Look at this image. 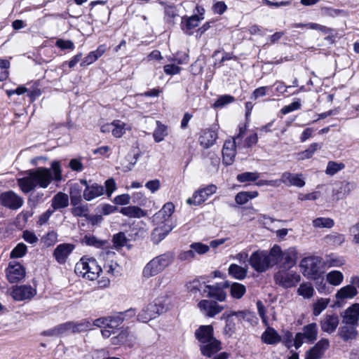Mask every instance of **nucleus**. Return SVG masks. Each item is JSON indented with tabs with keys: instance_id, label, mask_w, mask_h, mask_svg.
Listing matches in <instances>:
<instances>
[{
	"instance_id": "f257e3e1",
	"label": "nucleus",
	"mask_w": 359,
	"mask_h": 359,
	"mask_svg": "<svg viewBox=\"0 0 359 359\" xmlns=\"http://www.w3.org/2000/svg\"><path fill=\"white\" fill-rule=\"evenodd\" d=\"M62 180L60 163L54 161L51 163V168L39 167L29 170L25 175L17 180L18 185L24 194L34 191L36 187L46 189L53 180L57 182Z\"/></svg>"
},
{
	"instance_id": "f03ea898",
	"label": "nucleus",
	"mask_w": 359,
	"mask_h": 359,
	"mask_svg": "<svg viewBox=\"0 0 359 359\" xmlns=\"http://www.w3.org/2000/svg\"><path fill=\"white\" fill-rule=\"evenodd\" d=\"M303 275L309 279H322L325 273V263L321 257L310 256L302 259L299 265Z\"/></svg>"
},
{
	"instance_id": "7ed1b4c3",
	"label": "nucleus",
	"mask_w": 359,
	"mask_h": 359,
	"mask_svg": "<svg viewBox=\"0 0 359 359\" xmlns=\"http://www.w3.org/2000/svg\"><path fill=\"white\" fill-rule=\"evenodd\" d=\"M173 261V255L167 252L152 259L144 266L142 274L144 277L150 278L161 273Z\"/></svg>"
},
{
	"instance_id": "20e7f679",
	"label": "nucleus",
	"mask_w": 359,
	"mask_h": 359,
	"mask_svg": "<svg viewBox=\"0 0 359 359\" xmlns=\"http://www.w3.org/2000/svg\"><path fill=\"white\" fill-rule=\"evenodd\" d=\"M74 271L79 276L90 280H94L98 278L102 269L97 264L95 259L83 257L76 263Z\"/></svg>"
},
{
	"instance_id": "39448f33",
	"label": "nucleus",
	"mask_w": 359,
	"mask_h": 359,
	"mask_svg": "<svg viewBox=\"0 0 359 359\" xmlns=\"http://www.w3.org/2000/svg\"><path fill=\"white\" fill-rule=\"evenodd\" d=\"M276 284L283 288L295 287L301 280L300 275L287 269H280L273 276Z\"/></svg>"
},
{
	"instance_id": "423d86ee",
	"label": "nucleus",
	"mask_w": 359,
	"mask_h": 359,
	"mask_svg": "<svg viewBox=\"0 0 359 359\" xmlns=\"http://www.w3.org/2000/svg\"><path fill=\"white\" fill-rule=\"evenodd\" d=\"M252 268L259 273H263L272 267L270 256L265 250H257L252 253L249 259Z\"/></svg>"
},
{
	"instance_id": "0eeeda50",
	"label": "nucleus",
	"mask_w": 359,
	"mask_h": 359,
	"mask_svg": "<svg viewBox=\"0 0 359 359\" xmlns=\"http://www.w3.org/2000/svg\"><path fill=\"white\" fill-rule=\"evenodd\" d=\"M246 127H240L239 133L233 140H226L222 149V161L226 165H230L234 162L236 154V140L241 138L245 134Z\"/></svg>"
},
{
	"instance_id": "6e6552de",
	"label": "nucleus",
	"mask_w": 359,
	"mask_h": 359,
	"mask_svg": "<svg viewBox=\"0 0 359 359\" xmlns=\"http://www.w3.org/2000/svg\"><path fill=\"white\" fill-rule=\"evenodd\" d=\"M165 307L160 299H156L154 302L149 304L144 307L137 315V319L142 323H147L151 319L156 318L158 315L163 313Z\"/></svg>"
},
{
	"instance_id": "1a4fd4ad",
	"label": "nucleus",
	"mask_w": 359,
	"mask_h": 359,
	"mask_svg": "<svg viewBox=\"0 0 359 359\" xmlns=\"http://www.w3.org/2000/svg\"><path fill=\"white\" fill-rule=\"evenodd\" d=\"M318 334V325L316 323H309L302 328V332H298L294 339V345L296 348H299L304 343V339L307 342H313L316 340Z\"/></svg>"
},
{
	"instance_id": "9d476101",
	"label": "nucleus",
	"mask_w": 359,
	"mask_h": 359,
	"mask_svg": "<svg viewBox=\"0 0 359 359\" xmlns=\"http://www.w3.org/2000/svg\"><path fill=\"white\" fill-rule=\"evenodd\" d=\"M100 258L104 261L102 271H104L107 274L112 276H118L121 273V267L117 263L116 255L112 251H106L102 252Z\"/></svg>"
},
{
	"instance_id": "9b49d317",
	"label": "nucleus",
	"mask_w": 359,
	"mask_h": 359,
	"mask_svg": "<svg viewBox=\"0 0 359 359\" xmlns=\"http://www.w3.org/2000/svg\"><path fill=\"white\" fill-rule=\"evenodd\" d=\"M245 317V313L242 311L225 312L222 316V319L226 320V325L224 328V333L231 336L236 331V325Z\"/></svg>"
},
{
	"instance_id": "f8f14e48",
	"label": "nucleus",
	"mask_w": 359,
	"mask_h": 359,
	"mask_svg": "<svg viewBox=\"0 0 359 359\" xmlns=\"http://www.w3.org/2000/svg\"><path fill=\"white\" fill-rule=\"evenodd\" d=\"M216 191L217 187L215 184H209L204 188L197 190L194 194L192 198H189L187 200V203L189 205H198L205 202Z\"/></svg>"
},
{
	"instance_id": "ddd939ff",
	"label": "nucleus",
	"mask_w": 359,
	"mask_h": 359,
	"mask_svg": "<svg viewBox=\"0 0 359 359\" xmlns=\"http://www.w3.org/2000/svg\"><path fill=\"white\" fill-rule=\"evenodd\" d=\"M0 201L2 205L11 210L19 209L24 203L23 198L13 191L2 193Z\"/></svg>"
},
{
	"instance_id": "4468645a",
	"label": "nucleus",
	"mask_w": 359,
	"mask_h": 359,
	"mask_svg": "<svg viewBox=\"0 0 359 359\" xmlns=\"http://www.w3.org/2000/svg\"><path fill=\"white\" fill-rule=\"evenodd\" d=\"M6 277L10 283H14L22 280L25 277V269L18 262H11L6 270Z\"/></svg>"
},
{
	"instance_id": "2eb2a0df",
	"label": "nucleus",
	"mask_w": 359,
	"mask_h": 359,
	"mask_svg": "<svg viewBox=\"0 0 359 359\" xmlns=\"http://www.w3.org/2000/svg\"><path fill=\"white\" fill-rule=\"evenodd\" d=\"M36 294V290L31 285H19L13 288L11 296L15 301L31 299Z\"/></svg>"
},
{
	"instance_id": "dca6fc26",
	"label": "nucleus",
	"mask_w": 359,
	"mask_h": 359,
	"mask_svg": "<svg viewBox=\"0 0 359 359\" xmlns=\"http://www.w3.org/2000/svg\"><path fill=\"white\" fill-rule=\"evenodd\" d=\"M80 182L85 186L83 197L86 201H90L103 195L104 189L102 185L97 183L89 184L86 180H81Z\"/></svg>"
},
{
	"instance_id": "f3484780",
	"label": "nucleus",
	"mask_w": 359,
	"mask_h": 359,
	"mask_svg": "<svg viewBox=\"0 0 359 359\" xmlns=\"http://www.w3.org/2000/svg\"><path fill=\"white\" fill-rule=\"evenodd\" d=\"M330 346L327 339H321L313 347L306 352L305 359H320Z\"/></svg>"
},
{
	"instance_id": "a211bd4d",
	"label": "nucleus",
	"mask_w": 359,
	"mask_h": 359,
	"mask_svg": "<svg viewBox=\"0 0 359 359\" xmlns=\"http://www.w3.org/2000/svg\"><path fill=\"white\" fill-rule=\"evenodd\" d=\"M339 323V318L338 315L332 313L325 315L320 322V325L323 332L332 334L336 330Z\"/></svg>"
},
{
	"instance_id": "6ab92c4d",
	"label": "nucleus",
	"mask_w": 359,
	"mask_h": 359,
	"mask_svg": "<svg viewBox=\"0 0 359 359\" xmlns=\"http://www.w3.org/2000/svg\"><path fill=\"white\" fill-rule=\"evenodd\" d=\"M279 183L282 182L287 186H294L302 188L305 185L303 175L301 173L294 174L290 172H285L281 175Z\"/></svg>"
},
{
	"instance_id": "aec40b11",
	"label": "nucleus",
	"mask_w": 359,
	"mask_h": 359,
	"mask_svg": "<svg viewBox=\"0 0 359 359\" xmlns=\"http://www.w3.org/2000/svg\"><path fill=\"white\" fill-rule=\"evenodd\" d=\"M217 138V128L215 126L202 132L199 137V142L203 148L208 149L215 144Z\"/></svg>"
},
{
	"instance_id": "412c9836",
	"label": "nucleus",
	"mask_w": 359,
	"mask_h": 359,
	"mask_svg": "<svg viewBox=\"0 0 359 359\" xmlns=\"http://www.w3.org/2000/svg\"><path fill=\"white\" fill-rule=\"evenodd\" d=\"M74 248V245L71 243L60 244L55 249L53 257L59 264H64Z\"/></svg>"
},
{
	"instance_id": "4be33fe9",
	"label": "nucleus",
	"mask_w": 359,
	"mask_h": 359,
	"mask_svg": "<svg viewBox=\"0 0 359 359\" xmlns=\"http://www.w3.org/2000/svg\"><path fill=\"white\" fill-rule=\"evenodd\" d=\"M359 322V304L355 303L348 307L342 316L343 324L358 326Z\"/></svg>"
},
{
	"instance_id": "5701e85b",
	"label": "nucleus",
	"mask_w": 359,
	"mask_h": 359,
	"mask_svg": "<svg viewBox=\"0 0 359 359\" xmlns=\"http://www.w3.org/2000/svg\"><path fill=\"white\" fill-rule=\"evenodd\" d=\"M198 307L200 310L208 317H214L223 310V307L219 306L217 302L205 299L201 300L198 303Z\"/></svg>"
},
{
	"instance_id": "b1692460",
	"label": "nucleus",
	"mask_w": 359,
	"mask_h": 359,
	"mask_svg": "<svg viewBox=\"0 0 359 359\" xmlns=\"http://www.w3.org/2000/svg\"><path fill=\"white\" fill-rule=\"evenodd\" d=\"M175 205L172 203L168 202L164 204L163 208L154 215V220L157 224H162L168 222L173 214Z\"/></svg>"
},
{
	"instance_id": "393cba45",
	"label": "nucleus",
	"mask_w": 359,
	"mask_h": 359,
	"mask_svg": "<svg viewBox=\"0 0 359 359\" xmlns=\"http://www.w3.org/2000/svg\"><path fill=\"white\" fill-rule=\"evenodd\" d=\"M297 260V252L295 248H289L283 251L281 257V267L290 269L294 266Z\"/></svg>"
},
{
	"instance_id": "a878e982",
	"label": "nucleus",
	"mask_w": 359,
	"mask_h": 359,
	"mask_svg": "<svg viewBox=\"0 0 359 359\" xmlns=\"http://www.w3.org/2000/svg\"><path fill=\"white\" fill-rule=\"evenodd\" d=\"M358 334L357 326L351 324H344L338 332L339 336L346 342L355 339Z\"/></svg>"
},
{
	"instance_id": "bb28decb",
	"label": "nucleus",
	"mask_w": 359,
	"mask_h": 359,
	"mask_svg": "<svg viewBox=\"0 0 359 359\" xmlns=\"http://www.w3.org/2000/svg\"><path fill=\"white\" fill-rule=\"evenodd\" d=\"M203 295L214 298L220 302L224 301L226 298L225 292L218 285H204L203 287Z\"/></svg>"
},
{
	"instance_id": "cd10ccee",
	"label": "nucleus",
	"mask_w": 359,
	"mask_h": 359,
	"mask_svg": "<svg viewBox=\"0 0 359 359\" xmlns=\"http://www.w3.org/2000/svg\"><path fill=\"white\" fill-rule=\"evenodd\" d=\"M355 184L353 182L340 183L339 186L332 190V196L335 200H340L346 198L355 189Z\"/></svg>"
},
{
	"instance_id": "c85d7f7f",
	"label": "nucleus",
	"mask_w": 359,
	"mask_h": 359,
	"mask_svg": "<svg viewBox=\"0 0 359 359\" xmlns=\"http://www.w3.org/2000/svg\"><path fill=\"white\" fill-rule=\"evenodd\" d=\"M196 338L201 344L216 339L213 337V327L211 325H201L195 332Z\"/></svg>"
},
{
	"instance_id": "c756f323",
	"label": "nucleus",
	"mask_w": 359,
	"mask_h": 359,
	"mask_svg": "<svg viewBox=\"0 0 359 359\" xmlns=\"http://www.w3.org/2000/svg\"><path fill=\"white\" fill-rule=\"evenodd\" d=\"M358 294V290L355 287L351 285H347L341 287L335 294V298L338 302H341L347 299H353Z\"/></svg>"
},
{
	"instance_id": "7c9ffc66",
	"label": "nucleus",
	"mask_w": 359,
	"mask_h": 359,
	"mask_svg": "<svg viewBox=\"0 0 359 359\" xmlns=\"http://www.w3.org/2000/svg\"><path fill=\"white\" fill-rule=\"evenodd\" d=\"M132 126L121 120H114L112 121L111 134L116 138H121L127 130L130 131Z\"/></svg>"
},
{
	"instance_id": "2f4dec72",
	"label": "nucleus",
	"mask_w": 359,
	"mask_h": 359,
	"mask_svg": "<svg viewBox=\"0 0 359 359\" xmlns=\"http://www.w3.org/2000/svg\"><path fill=\"white\" fill-rule=\"evenodd\" d=\"M221 349V343L217 339H212L201 344V351L203 355L210 357Z\"/></svg>"
},
{
	"instance_id": "473e14b6",
	"label": "nucleus",
	"mask_w": 359,
	"mask_h": 359,
	"mask_svg": "<svg viewBox=\"0 0 359 359\" xmlns=\"http://www.w3.org/2000/svg\"><path fill=\"white\" fill-rule=\"evenodd\" d=\"M68 205L69 197L66 194L62 192L56 194L51 201V207L54 211L58 209L65 208Z\"/></svg>"
},
{
	"instance_id": "72a5a7b5",
	"label": "nucleus",
	"mask_w": 359,
	"mask_h": 359,
	"mask_svg": "<svg viewBox=\"0 0 359 359\" xmlns=\"http://www.w3.org/2000/svg\"><path fill=\"white\" fill-rule=\"evenodd\" d=\"M106 48L104 45L98 46V48L90 52L86 57L83 58L81 63V66L90 65L100 57L105 52Z\"/></svg>"
},
{
	"instance_id": "f704fd0d",
	"label": "nucleus",
	"mask_w": 359,
	"mask_h": 359,
	"mask_svg": "<svg viewBox=\"0 0 359 359\" xmlns=\"http://www.w3.org/2000/svg\"><path fill=\"white\" fill-rule=\"evenodd\" d=\"M262 340L267 344H276L280 341V337L273 328L269 327L262 333Z\"/></svg>"
},
{
	"instance_id": "c9c22d12",
	"label": "nucleus",
	"mask_w": 359,
	"mask_h": 359,
	"mask_svg": "<svg viewBox=\"0 0 359 359\" xmlns=\"http://www.w3.org/2000/svg\"><path fill=\"white\" fill-rule=\"evenodd\" d=\"M322 143H312L311 144H310L308 149L297 154V160L304 161L306 159L311 158L317 150L320 149L322 148Z\"/></svg>"
},
{
	"instance_id": "e433bc0d",
	"label": "nucleus",
	"mask_w": 359,
	"mask_h": 359,
	"mask_svg": "<svg viewBox=\"0 0 359 359\" xmlns=\"http://www.w3.org/2000/svg\"><path fill=\"white\" fill-rule=\"evenodd\" d=\"M120 212L125 216L133 218H140L145 216V212L140 208L137 206H128L122 208Z\"/></svg>"
},
{
	"instance_id": "4c0bfd02",
	"label": "nucleus",
	"mask_w": 359,
	"mask_h": 359,
	"mask_svg": "<svg viewBox=\"0 0 359 359\" xmlns=\"http://www.w3.org/2000/svg\"><path fill=\"white\" fill-rule=\"evenodd\" d=\"M229 275L236 279L243 280L247 276L248 270L236 264H231L228 269Z\"/></svg>"
},
{
	"instance_id": "58836bf2",
	"label": "nucleus",
	"mask_w": 359,
	"mask_h": 359,
	"mask_svg": "<svg viewBox=\"0 0 359 359\" xmlns=\"http://www.w3.org/2000/svg\"><path fill=\"white\" fill-rule=\"evenodd\" d=\"M325 263V269L326 267H339L344 264L345 260L342 257H339L335 255H330L326 256L325 260L323 261Z\"/></svg>"
},
{
	"instance_id": "ea45409f",
	"label": "nucleus",
	"mask_w": 359,
	"mask_h": 359,
	"mask_svg": "<svg viewBox=\"0 0 359 359\" xmlns=\"http://www.w3.org/2000/svg\"><path fill=\"white\" fill-rule=\"evenodd\" d=\"M259 195L257 191H241L235 197L236 202L239 205L245 204L249 200L257 197Z\"/></svg>"
},
{
	"instance_id": "a19ab883",
	"label": "nucleus",
	"mask_w": 359,
	"mask_h": 359,
	"mask_svg": "<svg viewBox=\"0 0 359 359\" xmlns=\"http://www.w3.org/2000/svg\"><path fill=\"white\" fill-rule=\"evenodd\" d=\"M327 281L332 285H339L344 280V275L339 271H331L326 276Z\"/></svg>"
},
{
	"instance_id": "79ce46f5",
	"label": "nucleus",
	"mask_w": 359,
	"mask_h": 359,
	"mask_svg": "<svg viewBox=\"0 0 359 359\" xmlns=\"http://www.w3.org/2000/svg\"><path fill=\"white\" fill-rule=\"evenodd\" d=\"M72 322V332H81L91 330L92 323L86 319L79 322Z\"/></svg>"
},
{
	"instance_id": "37998d69",
	"label": "nucleus",
	"mask_w": 359,
	"mask_h": 359,
	"mask_svg": "<svg viewBox=\"0 0 359 359\" xmlns=\"http://www.w3.org/2000/svg\"><path fill=\"white\" fill-rule=\"evenodd\" d=\"M200 22V18L194 15L189 18L182 25V29L187 34H191V30L198 27Z\"/></svg>"
},
{
	"instance_id": "c03bdc74",
	"label": "nucleus",
	"mask_w": 359,
	"mask_h": 359,
	"mask_svg": "<svg viewBox=\"0 0 359 359\" xmlns=\"http://www.w3.org/2000/svg\"><path fill=\"white\" fill-rule=\"evenodd\" d=\"M157 127L154 130L153 137L156 142H160L168 135L167 127L160 121H156Z\"/></svg>"
},
{
	"instance_id": "a18cd8bd",
	"label": "nucleus",
	"mask_w": 359,
	"mask_h": 359,
	"mask_svg": "<svg viewBox=\"0 0 359 359\" xmlns=\"http://www.w3.org/2000/svg\"><path fill=\"white\" fill-rule=\"evenodd\" d=\"M246 292L244 285L239 283H233L230 286V294L234 299H241Z\"/></svg>"
},
{
	"instance_id": "49530a36",
	"label": "nucleus",
	"mask_w": 359,
	"mask_h": 359,
	"mask_svg": "<svg viewBox=\"0 0 359 359\" xmlns=\"http://www.w3.org/2000/svg\"><path fill=\"white\" fill-rule=\"evenodd\" d=\"M283 251H282L280 246L275 245L268 252V255L270 256L272 266L281 262V257Z\"/></svg>"
},
{
	"instance_id": "de8ad7c7",
	"label": "nucleus",
	"mask_w": 359,
	"mask_h": 359,
	"mask_svg": "<svg viewBox=\"0 0 359 359\" xmlns=\"http://www.w3.org/2000/svg\"><path fill=\"white\" fill-rule=\"evenodd\" d=\"M172 229V228L170 225L165 230L163 229L162 227H157L154 229L151 234V238L154 243H158L168 235Z\"/></svg>"
},
{
	"instance_id": "09e8293b",
	"label": "nucleus",
	"mask_w": 359,
	"mask_h": 359,
	"mask_svg": "<svg viewBox=\"0 0 359 359\" xmlns=\"http://www.w3.org/2000/svg\"><path fill=\"white\" fill-rule=\"evenodd\" d=\"M330 302L329 298H320L318 299L314 304L313 307V314L315 316H319L328 306Z\"/></svg>"
},
{
	"instance_id": "8fccbe9b",
	"label": "nucleus",
	"mask_w": 359,
	"mask_h": 359,
	"mask_svg": "<svg viewBox=\"0 0 359 359\" xmlns=\"http://www.w3.org/2000/svg\"><path fill=\"white\" fill-rule=\"evenodd\" d=\"M27 252V245L23 243H19L11 252L10 257L11 259L21 258L26 255Z\"/></svg>"
},
{
	"instance_id": "3c124183",
	"label": "nucleus",
	"mask_w": 359,
	"mask_h": 359,
	"mask_svg": "<svg viewBox=\"0 0 359 359\" xmlns=\"http://www.w3.org/2000/svg\"><path fill=\"white\" fill-rule=\"evenodd\" d=\"M345 165L343 163H337L335 161H329L325 170V173L327 175L332 176L339 171L343 170Z\"/></svg>"
},
{
	"instance_id": "603ef678",
	"label": "nucleus",
	"mask_w": 359,
	"mask_h": 359,
	"mask_svg": "<svg viewBox=\"0 0 359 359\" xmlns=\"http://www.w3.org/2000/svg\"><path fill=\"white\" fill-rule=\"evenodd\" d=\"M297 292L304 298H310L313 295L314 290L311 283H305L299 285Z\"/></svg>"
},
{
	"instance_id": "864d4df0",
	"label": "nucleus",
	"mask_w": 359,
	"mask_h": 359,
	"mask_svg": "<svg viewBox=\"0 0 359 359\" xmlns=\"http://www.w3.org/2000/svg\"><path fill=\"white\" fill-rule=\"evenodd\" d=\"M259 177V173L257 172H245L237 175L236 179L239 182H255Z\"/></svg>"
},
{
	"instance_id": "5fc2aeb1",
	"label": "nucleus",
	"mask_w": 359,
	"mask_h": 359,
	"mask_svg": "<svg viewBox=\"0 0 359 359\" xmlns=\"http://www.w3.org/2000/svg\"><path fill=\"white\" fill-rule=\"evenodd\" d=\"M57 233L51 231L48 232L43 238H41V241L46 247H50L55 245L57 242Z\"/></svg>"
},
{
	"instance_id": "6e6d98bb",
	"label": "nucleus",
	"mask_w": 359,
	"mask_h": 359,
	"mask_svg": "<svg viewBox=\"0 0 359 359\" xmlns=\"http://www.w3.org/2000/svg\"><path fill=\"white\" fill-rule=\"evenodd\" d=\"M334 224V221L330 218L318 217L313 221V225L316 228H331Z\"/></svg>"
},
{
	"instance_id": "4d7b16f0",
	"label": "nucleus",
	"mask_w": 359,
	"mask_h": 359,
	"mask_svg": "<svg viewBox=\"0 0 359 359\" xmlns=\"http://www.w3.org/2000/svg\"><path fill=\"white\" fill-rule=\"evenodd\" d=\"M81 243L83 244H86V245L93 246L97 248L102 247L104 244V242L97 239L96 237L93 236H85L82 240Z\"/></svg>"
},
{
	"instance_id": "13d9d810",
	"label": "nucleus",
	"mask_w": 359,
	"mask_h": 359,
	"mask_svg": "<svg viewBox=\"0 0 359 359\" xmlns=\"http://www.w3.org/2000/svg\"><path fill=\"white\" fill-rule=\"evenodd\" d=\"M234 100V97L229 95H221L215 102L213 106L215 108H222L226 104L233 102Z\"/></svg>"
},
{
	"instance_id": "bf43d9fd",
	"label": "nucleus",
	"mask_w": 359,
	"mask_h": 359,
	"mask_svg": "<svg viewBox=\"0 0 359 359\" xmlns=\"http://www.w3.org/2000/svg\"><path fill=\"white\" fill-rule=\"evenodd\" d=\"M89 210L88 205L81 204L76 207H72V213L76 217H86L88 215Z\"/></svg>"
},
{
	"instance_id": "052dcab7",
	"label": "nucleus",
	"mask_w": 359,
	"mask_h": 359,
	"mask_svg": "<svg viewBox=\"0 0 359 359\" xmlns=\"http://www.w3.org/2000/svg\"><path fill=\"white\" fill-rule=\"evenodd\" d=\"M128 238L123 232H119L113 236V243L116 248H121L126 245Z\"/></svg>"
},
{
	"instance_id": "680f3d73",
	"label": "nucleus",
	"mask_w": 359,
	"mask_h": 359,
	"mask_svg": "<svg viewBox=\"0 0 359 359\" xmlns=\"http://www.w3.org/2000/svg\"><path fill=\"white\" fill-rule=\"evenodd\" d=\"M107 323L106 327L114 330L117 328L123 322V318L121 316L107 317Z\"/></svg>"
},
{
	"instance_id": "e2e57ef3",
	"label": "nucleus",
	"mask_w": 359,
	"mask_h": 359,
	"mask_svg": "<svg viewBox=\"0 0 359 359\" xmlns=\"http://www.w3.org/2000/svg\"><path fill=\"white\" fill-rule=\"evenodd\" d=\"M190 248L194 250V255L196 256V254L204 255L208 252L210 250V246L201 243H193L190 245Z\"/></svg>"
},
{
	"instance_id": "0e129e2a",
	"label": "nucleus",
	"mask_w": 359,
	"mask_h": 359,
	"mask_svg": "<svg viewBox=\"0 0 359 359\" xmlns=\"http://www.w3.org/2000/svg\"><path fill=\"white\" fill-rule=\"evenodd\" d=\"M301 101L299 99H296L290 104L283 107L281 109V113L283 114H289L293 111L298 110L301 108Z\"/></svg>"
},
{
	"instance_id": "69168bd1",
	"label": "nucleus",
	"mask_w": 359,
	"mask_h": 359,
	"mask_svg": "<svg viewBox=\"0 0 359 359\" xmlns=\"http://www.w3.org/2000/svg\"><path fill=\"white\" fill-rule=\"evenodd\" d=\"M177 257L182 262H191L195 259L194 252L190 248L188 250L180 252Z\"/></svg>"
},
{
	"instance_id": "338daca9",
	"label": "nucleus",
	"mask_w": 359,
	"mask_h": 359,
	"mask_svg": "<svg viewBox=\"0 0 359 359\" xmlns=\"http://www.w3.org/2000/svg\"><path fill=\"white\" fill-rule=\"evenodd\" d=\"M320 196V191H313L309 194H303L300 193L298 195V200L301 201H316Z\"/></svg>"
},
{
	"instance_id": "774afa93",
	"label": "nucleus",
	"mask_w": 359,
	"mask_h": 359,
	"mask_svg": "<svg viewBox=\"0 0 359 359\" xmlns=\"http://www.w3.org/2000/svg\"><path fill=\"white\" fill-rule=\"evenodd\" d=\"M53 332H57L58 335L63 334L68 332H72V322L69 321L58 325L53 328Z\"/></svg>"
}]
</instances>
